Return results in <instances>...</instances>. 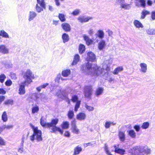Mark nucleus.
Segmentation results:
<instances>
[{
	"mask_svg": "<svg viewBox=\"0 0 155 155\" xmlns=\"http://www.w3.org/2000/svg\"><path fill=\"white\" fill-rule=\"evenodd\" d=\"M87 70L86 71L88 75L93 76H103L104 74V69L97 66H92L91 64L88 63L86 65Z\"/></svg>",
	"mask_w": 155,
	"mask_h": 155,
	"instance_id": "1",
	"label": "nucleus"
},
{
	"mask_svg": "<svg viewBox=\"0 0 155 155\" xmlns=\"http://www.w3.org/2000/svg\"><path fill=\"white\" fill-rule=\"evenodd\" d=\"M131 153L132 154L135 155H144L145 154H148L150 152V149L146 147L136 146L130 149Z\"/></svg>",
	"mask_w": 155,
	"mask_h": 155,
	"instance_id": "2",
	"label": "nucleus"
},
{
	"mask_svg": "<svg viewBox=\"0 0 155 155\" xmlns=\"http://www.w3.org/2000/svg\"><path fill=\"white\" fill-rule=\"evenodd\" d=\"M31 128L33 133L30 137V140L32 142H34L35 140H36L37 142L41 141L42 140L41 131L38 130L37 127H35L33 125H32Z\"/></svg>",
	"mask_w": 155,
	"mask_h": 155,
	"instance_id": "3",
	"label": "nucleus"
},
{
	"mask_svg": "<svg viewBox=\"0 0 155 155\" xmlns=\"http://www.w3.org/2000/svg\"><path fill=\"white\" fill-rule=\"evenodd\" d=\"M59 121L58 119V118L53 119L51 120V122L48 123L47 125L48 128H51V132L55 133L56 131H59L61 134H62L63 133V130L58 127L56 126V125L58 123Z\"/></svg>",
	"mask_w": 155,
	"mask_h": 155,
	"instance_id": "4",
	"label": "nucleus"
},
{
	"mask_svg": "<svg viewBox=\"0 0 155 155\" xmlns=\"http://www.w3.org/2000/svg\"><path fill=\"white\" fill-rule=\"evenodd\" d=\"M23 78L26 80L24 81L28 84H30L32 82V79L35 78L34 74L30 69H27L23 74Z\"/></svg>",
	"mask_w": 155,
	"mask_h": 155,
	"instance_id": "5",
	"label": "nucleus"
},
{
	"mask_svg": "<svg viewBox=\"0 0 155 155\" xmlns=\"http://www.w3.org/2000/svg\"><path fill=\"white\" fill-rule=\"evenodd\" d=\"M71 101L74 103H76L74 110L75 112H77L78 110V109L80 107L81 101L79 100L78 96L76 95H74L72 96Z\"/></svg>",
	"mask_w": 155,
	"mask_h": 155,
	"instance_id": "6",
	"label": "nucleus"
},
{
	"mask_svg": "<svg viewBox=\"0 0 155 155\" xmlns=\"http://www.w3.org/2000/svg\"><path fill=\"white\" fill-rule=\"evenodd\" d=\"M93 91L92 86L91 85L86 86L84 88V95L87 98H90Z\"/></svg>",
	"mask_w": 155,
	"mask_h": 155,
	"instance_id": "7",
	"label": "nucleus"
},
{
	"mask_svg": "<svg viewBox=\"0 0 155 155\" xmlns=\"http://www.w3.org/2000/svg\"><path fill=\"white\" fill-rule=\"evenodd\" d=\"M38 4L36 5L35 9L36 11L38 13H40L43 11V9L46 8V6L45 2H42L39 1L38 0L37 2Z\"/></svg>",
	"mask_w": 155,
	"mask_h": 155,
	"instance_id": "8",
	"label": "nucleus"
},
{
	"mask_svg": "<svg viewBox=\"0 0 155 155\" xmlns=\"http://www.w3.org/2000/svg\"><path fill=\"white\" fill-rule=\"evenodd\" d=\"M114 149V150H112V151L116 153H119L121 155H123L124 154L125 150L124 149L118 148V145H116L113 146Z\"/></svg>",
	"mask_w": 155,
	"mask_h": 155,
	"instance_id": "9",
	"label": "nucleus"
},
{
	"mask_svg": "<svg viewBox=\"0 0 155 155\" xmlns=\"http://www.w3.org/2000/svg\"><path fill=\"white\" fill-rule=\"evenodd\" d=\"M26 81H23L21 84L20 85L18 90V94L20 95L24 94L25 93V85H26Z\"/></svg>",
	"mask_w": 155,
	"mask_h": 155,
	"instance_id": "10",
	"label": "nucleus"
},
{
	"mask_svg": "<svg viewBox=\"0 0 155 155\" xmlns=\"http://www.w3.org/2000/svg\"><path fill=\"white\" fill-rule=\"evenodd\" d=\"M87 60L88 61H94L96 60V56L92 52H89L87 54Z\"/></svg>",
	"mask_w": 155,
	"mask_h": 155,
	"instance_id": "11",
	"label": "nucleus"
},
{
	"mask_svg": "<svg viewBox=\"0 0 155 155\" xmlns=\"http://www.w3.org/2000/svg\"><path fill=\"white\" fill-rule=\"evenodd\" d=\"M9 53V49L5 45H0V53L3 54H8Z\"/></svg>",
	"mask_w": 155,
	"mask_h": 155,
	"instance_id": "12",
	"label": "nucleus"
},
{
	"mask_svg": "<svg viewBox=\"0 0 155 155\" xmlns=\"http://www.w3.org/2000/svg\"><path fill=\"white\" fill-rule=\"evenodd\" d=\"M77 19L80 22L83 23L88 22L90 20L92 19V18L90 17H84V16H79Z\"/></svg>",
	"mask_w": 155,
	"mask_h": 155,
	"instance_id": "13",
	"label": "nucleus"
},
{
	"mask_svg": "<svg viewBox=\"0 0 155 155\" xmlns=\"http://www.w3.org/2000/svg\"><path fill=\"white\" fill-rule=\"evenodd\" d=\"M106 45L105 41L103 39H102L98 43V49L100 50H102L105 48Z\"/></svg>",
	"mask_w": 155,
	"mask_h": 155,
	"instance_id": "14",
	"label": "nucleus"
},
{
	"mask_svg": "<svg viewBox=\"0 0 155 155\" xmlns=\"http://www.w3.org/2000/svg\"><path fill=\"white\" fill-rule=\"evenodd\" d=\"M71 125V129L72 132L76 134H78L79 130L76 126V121L75 120L72 121Z\"/></svg>",
	"mask_w": 155,
	"mask_h": 155,
	"instance_id": "15",
	"label": "nucleus"
},
{
	"mask_svg": "<svg viewBox=\"0 0 155 155\" xmlns=\"http://www.w3.org/2000/svg\"><path fill=\"white\" fill-rule=\"evenodd\" d=\"M140 71L143 73H146L147 71V65L145 63H141L140 64Z\"/></svg>",
	"mask_w": 155,
	"mask_h": 155,
	"instance_id": "16",
	"label": "nucleus"
},
{
	"mask_svg": "<svg viewBox=\"0 0 155 155\" xmlns=\"http://www.w3.org/2000/svg\"><path fill=\"white\" fill-rule=\"evenodd\" d=\"M135 5L138 7L144 8L145 6V1L144 0H135Z\"/></svg>",
	"mask_w": 155,
	"mask_h": 155,
	"instance_id": "17",
	"label": "nucleus"
},
{
	"mask_svg": "<svg viewBox=\"0 0 155 155\" xmlns=\"http://www.w3.org/2000/svg\"><path fill=\"white\" fill-rule=\"evenodd\" d=\"M77 120L80 121L84 120L86 118V114L85 113L81 112L78 114L76 116Z\"/></svg>",
	"mask_w": 155,
	"mask_h": 155,
	"instance_id": "18",
	"label": "nucleus"
},
{
	"mask_svg": "<svg viewBox=\"0 0 155 155\" xmlns=\"http://www.w3.org/2000/svg\"><path fill=\"white\" fill-rule=\"evenodd\" d=\"M82 151V148L78 145L75 147L74 149V153L72 155H77L79 154Z\"/></svg>",
	"mask_w": 155,
	"mask_h": 155,
	"instance_id": "19",
	"label": "nucleus"
},
{
	"mask_svg": "<svg viewBox=\"0 0 155 155\" xmlns=\"http://www.w3.org/2000/svg\"><path fill=\"white\" fill-rule=\"evenodd\" d=\"M61 27L65 31H69L71 30V27L70 25L68 23H64L61 25Z\"/></svg>",
	"mask_w": 155,
	"mask_h": 155,
	"instance_id": "20",
	"label": "nucleus"
},
{
	"mask_svg": "<svg viewBox=\"0 0 155 155\" xmlns=\"http://www.w3.org/2000/svg\"><path fill=\"white\" fill-rule=\"evenodd\" d=\"M128 135L132 138L135 139L136 137V133L133 130H130L127 131Z\"/></svg>",
	"mask_w": 155,
	"mask_h": 155,
	"instance_id": "21",
	"label": "nucleus"
},
{
	"mask_svg": "<svg viewBox=\"0 0 155 155\" xmlns=\"http://www.w3.org/2000/svg\"><path fill=\"white\" fill-rule=\"evenodd\" d=\"M104 89L101 87H99L97 88L95 92V95L97 97H99L103 93Z\"/></svg>",
	"mask_w": 155,
	"mask_h": 155,
	"instance_id": "22",
	"label": "nucleus"
},
{
	"mask_svg": "<svg viewBox=\"0 0 155 155\" xmlns=\"http://www.w3.org/2000/svg\"><path fill=\"white\" fill-rule=\"evenodd\" d=\"M96 35L101 40L103 39L104 36V33L103 30H99L97 31L96 33Z\"/></svg>",
	"mask_w": 155,
	"mask_h": 155,
	"instance_id": "23",
	"label": "nucleus"
},
{
	"mask_svg": "<svg viewBox=\"0 0 155 155\" xmlns=\"http://www.w3.org/2000/svg\"><path fill=\"white\" fill-rule=\"evenodd\" d=\"M118 136L120 140L121 141H124L125 140V132L121 131H120L118 132Z\"/></svg>",
	"mask_w": 155,
	"mask_h": 155,
	"instance_id": "24",
	"label": "nucleus"
},
{
	"mask_svg": "<svg viewBox=\"0 0 155 155\" xmlns=\"http://www.w3.org/2000/svg\"><path fill=\"white\" fill-rule=\"evenodd\" d=\"M84 40L85 41L86 44L87 45H91L93 42V40L90 39L88 37L85 35L83 36Z\"/></svg>",
	"mask_w": 155,
	"mask_h": 155,
	"instance_id": "25",
	"label": "nucleus"
},
{
	"mask_svg": "<svg viewBox=\"0 0 155 155\" xmlns=\"http://www.w3.org/2000/svg\"><path fill=\"white\" fill-rule=\"evenodd\" d=\"M37 16V14L34 12L30 11L29 15L28 20L31 21L33 20Z\"/></svg>",
	"mask_w": 155,
	"mask_h": 155,
	"instance_id": "26",
	"label": "nucleus"
},
{
	"mask_svg": "<svg viewBox=\"0 0 155 155\" xmlns=\"http://www.w3.org/2000/svg\"><path fill=\"white\" fill-rule=\"evenodd\" d=\"M80 60V56L78 54H76L74 57V60L72 63V65H76L79 61Z\"/></svg>",
	"mask_w": 155,
	"mask_h": 155,
	"instance_id": "27",
	"label": "nucleus"
},
{
	"mask_svg": "<svg viewBox=\"0 0 155 155\" xmlns=\"http://www.w3.org/2000/svg\"><path fill=\"white\" fill-rule=\"evenodd\" d=\"M134 24L137 28H143V27L142 23L137 20H135L134 21Z\"/></svg>",
	"mask_w": 155,
	"mask_h": 155,
	"instance_id": "28",
	"label": "nucleus"
},
{
	"mask_svg": "<svg viewBox=\"0 0 155 155\" xmlns=\"http://www.w3.org/2000/svg\"><path fill=\"white\" fill-rule=\"evenodd\" d=\"M124 70L123 67L120 66L115 68L113 73L114 74H117L119 72L123 71Z\"/></svg>",
	"mask_w": 155,
	"mask_h": 155,
	"instance_id": "29",
	"label": "nucleus"
},
{
	"mask_svg": "<svg viewBox=\"0 0 155 155\" xmlns=\"http://www.w3.org/2000/svg\"><path fill=\"white\" fill-rule=\"evenodd\" d=\"M62 38L64 43L68 42L69 39V35L65 33L62 35Z\"/></svg>",
	"mask_w": 155,
	"mask_h": 155,
	"instance_id": "30",
	"label": "nucleus"
},
{
	"mask_svg": "<svg viewBox=\"0 0 155 155\" xmlns=\"http://www.w3.org/2000/svg\"><path fill=\"white\" fill-rule=\"evenodd\" d=\"M69 124L67 121H64L61 125V127L63 129H68L69 127Z\"/></svg>",
	"mask_w": 155,
	"mask_h": 155,
	"instance_id": "31",
	"label": "nucleus"
},
{
	"mask_svg": "<svg viewBox=\"0 0 155 155\" xmlns=\"http://www.w3.org/2000/svg\"><path fill=\"white\" fill-rule=\"evenodd\" d=\"M150 14L149 12L145 10H143L141 13L140 19H144L147 15H149Z\"/></svg>",
	"mask_w": 155,
	"mask_h": 155,
	"instance_id": "32",
	"label": "nucleus"
},
{
	"mask_svg": "<svg viewBox=\"0 0 155 155\" xmlns=\"http://www.w3.org/2000/svg\"><path fill=\"white\" fill-rule=\"evenodd\" d=\"M45 120V119L43 117H41L40 120V124L43 127L48 128V126L47 125L48 123H46Z\"/></svg>",
	"mask_w": 155,
	"mask_h": 155,
	"instance_id": "33",
	"label": "nucleus"
},
{
	"mask_svg": "<svg viewBox=\"0 0 155 155\" xmlns=\"http://www.w3.org/2000/svg\"><path fill=\"white\" fill-rule=\"evenodd\" d=\"M0 35L5 38H10L8 34L4 30H1L0 31Z\"/></svg>",
	"mask_w": 155,
	"mask_h": 155,
	"instance_id": "34",
	"label": "nucleus"
},
{
	"mask_svg": "<svg viewBox=\"0 0 155 155\" xmlns=\"http://www.w3.org/2000/svg\"><path fill=\"white\" fill-rule=\"evenodd\" d=\"M71 74V71L69 69H67L63 71L62 72V75L64 77H67Z\"/></svg>",
	"mask_w": 155,
	"mask_h": 155,
	"instance_id": "35",
	"label": "nucleus"
},
{
	"mask_svg": "<svg viewBox=\"0 0 155 155\" xmlns=\"http://www.w3.org/2000/svg\"><path fill=\"white\" fill-rule=\"evenodd\" d=\"M116 124L115 123L113 122L107 121L105 122L104 126L106 128H109L111 125H114Z\"/></svg>",
	"mask_w": 155,
	"mask_h": 155,
	"instance_id": "36",
	"label": "nucleus"
},
{
	"mask_svg": "<svg viewBox=\"0 0 155 155\" xmlns=\"http://www.w3.org/2000/svg\"><path fill=\"white\" fill-rule=\"evenodd\" d=\"M67 116L69 119H72L74 116V112L73 110H70L68 111Z\"/></svg>",
	"mask_w": 155,
	"mask_h": 155,
	"instance_id": "37",
	"label": "nucleus"
},
{
	"mask_svg": "<svg viewBox=\"0 0 155 155\" xmlns=\"http://www.w3.org/2000/svg\"><path fill=\"white\" fill-rule=\"evenodd\" d=\"M79 53L81 54H82L85 50V46L83 44H80L79 46Z\"/></svg>",
	"mask_w": 155,
	"mask_h": 155,
	"instance_id": "38",
	"label": "nucleus"
},
{
	"mask_svg": "<svg viewBox=\"0 0 155 155\" xmlns=\"http://www.w3.org/2000/svg\"><path fill=\"white\" fill-rule=\"evenodd\" d=\"M2 119L4 122H6L8 120V117L6 111L3 112L2 116Z\"/></svg>",
	"mask_w": 155,
	"mask_h": 155,
	"instance_id": "39",
	"label": "nucleus"
},
{
	"mask_svg": "<svg viewBox=\"0 0 155 155\" xmlns=\"http://www.w3.org/2000/svg\"><path fill=\"white\" fill-rule=\"evenodd\" d=\"M48 85V83H45L43 85H41L40 86L37 87L36 89L38 91L40 92L41 91V90L42 88H45Z\"/></svg>",
	"mask_w": 155,
	"mask_h": 155,
	"instance_id": "40",
	"label": "nucleus"
},
{
	"mask_svg": "<svg viewBox=\"0 0 155 155\" xmlns=\"http://www.w3.org/2000/svg\"><path fill=\"white\" fill-rule=\"evenodd\" d=\"M122 8L125 10H129L131 8V6L129 4L125 3V2L121 6Z\"/></svg>",
	"mask_w": 155,
	"mask_h": 155,
	"instance_id": "41",
	"label": "nucleus"
},
{
	"mask_svg": "<svg viewBox=\"0 0 155 155\" xmlns=\"http://www.w3.org/2000/svg\"><path fill=\"white\" fill-rule=\"evenodd\" d=\"M14 104L13 100L12 99H9L6 100L4 102V104L7 105H12Z\"/></svg>",
	"mask_w": 155,
	"mask_h": 155,
	"instance_id": "42",
	"label": "nucleus"
},
{
	"mask_svg": "<svg viewBox=\"0 0 155 155\" xmlns=\"http://www.w3.org/2000/svg\"><path fill=\"white\" fill-rule=\"evenodd\" d=\"M147 33L149 35H155V29L149 28L146 31Z\"/></svg>",
	"mask_w": 155,
	"mask_h": 155,
	"instance_id": "43",
	"label": "nucleus"
},
{
	"mask_svg": "<svg viewBox=\"0 0 155 155\" xmlns=\"http://www.w3.org/2000/svg\"><path fill=\"white\" fill-rule=\"evenodd\" d=\"M39 110V107L37 106H36L33 107L32 108V113L35 114L38 112Z\"/></svg>",
	"mask_w": 155,
	"mask_h": 155,
	"instance_id": "44",
	"label": "nucleus"
},
{
	"mask_svg": "<svg viewBox=\"0 0 155 155\" xmlns=\"http://www.w3.org/2000/svg\"><path fill=\"white\" fill-rule=\"evenodd\" d=\"M104 150L106 154L107 155H112V154L110 152L109 150V148L108 147V146L106 144H105L104 147Z\"/></svg>",
	"mask_w": 155,
	"mask_h": 155,
	"instance_id": "45",
	"label": "nucleus"
},
{
	"mask_svg": "<svg viewBox=\"0 0 155 155\" xmlns=\"http://www.w3.org/2000/svg\"><path fill=\"white\" fill-rule=\"evenodd\" d=\"M81 12L80 10L79 9H76L73 11L71 14L74 16H76L78 15Z\"/></svg>",
	"mask_w": 155,
	"mask_h": 155,
	"instance_id": "46",
	"label": "nucleus"
},
{
	"mask_svg": "<svg viewBox=\"0 0 155 155\" xmlns=\"http://www.w3.org/2000/svg\"><path fill=\"white\" fill-rule=\"evenodd\" d=\"M149 126V123L148 122H145L143 123L142 126L141 127L143 129H147L148 128Z\"/></svg>",
	"mask_w": 155,
	"mask_h": 155,
	"instance_id": "47",
	"label": "nucleus"
},
{
	"mask_svg": "<svg viewBox=\"0 0 155 155\" xmlns=\"http://www.w3.org/2000/svg\"><path fill=\"white\" fill-rule=\"evenodd\" d=\"M84 107L86 109L89 111H93L94 110V108L93 107L88 106L87 104H85Z\"/></svg>",
	"mask_w": 155,
	"mask_h": 155,
	"instance_id": "48",
	"label": "nucleus"
},
{
	"mask_svg": "<svg viewBox=\"0 0 155 155\" xmlns=\"http://www.w3.org/2000/svg\"><path fill=\"white\" fill-rule=\"evenodd\" d=\"M59 18L61 21H64L65 20L64 15L59 14L58 16Z\"/></svg>",
	"mask_w": 155,
	"mask_h": 155,
	"instance_id": "49",
	"label": "nucleus"
},
{
	"mask_svg": "<svg viewBox=\"0 0 155 155\" xmlns=\"http://www.w3.org/2000/svg\"><path fill=\"white\" fill-rule=\"evenodd\" d=\"M5 78L6 76L4 74H1L0 75V82L1 83H3Z\"/></svg>",
	"mask_w": 155,
	"mask_h": 155,
	"instance_id": "50",
	"label": "nucleus"
},
{
	"mask_svg": "<svg viewBox=\"0 0 155 155\" xmlns=\"http://www.w3.org/2000/svg\"><path fill=\"white\" fill-rule=\"evenodd\" d=\"M125 2L124 0H116V3L117 4L120 5L121 6Z\"/></svg>",
	"mask_w": 155,
	"mask_h": 155,
	"instance_id": "51",
	"label": "nucleus"
},
{
	"mask_svg": "<svg viewBox=\"0 0 155 155\" xmlns=\"http://www.w3.org/2000/svg\"><path fill=\"white\" fill-rule=\"evenodd\" d=\"M2 127L4 130L6 128L7 129L12 128H13V126L12 125H3Z\"/></svg>",
	"mask_w": 155,
	"mask_h": 155,
	"instance_id": "52",
	"label": "nucleus"
},
{
	"mask_svg": "<svg viewBox=\"0 0 155 155\" xmlns=\"http://www.w3.org/2000/svg\"><path fill=\"white\" fill-rule=\"evenodd\" d=\"M12 84V82L10 80L7 81L5 82L6 85L8 86H10Z\"/></svg>",
	"mask_w": 155,
	"mask_h": 155,
	"instance_id": "53",
	"label": "nucleus"
},
{
	"mask_svg": "<svg viewBox=\"0 0 155 155\" xmlns=\"http://www.w3.org/2000/svg\"><path fill=\"white\" fill-rule=\"evenodd\" d=\"M18 152L20 153H22L24 151V149L23 148V146H21L20 147L18 148Z\"/></svg>",
	"mask_w": 155,
	"mask_h": 155,
	"instance_id": "54",
	"label": "nucleus"
},
{
	"mask_svg": "<svg viewBox=\"0 0 155 155\" xmlns=\"http://www.w3.org/2000/svg\"><path fill=\"white\" fill-rule=\"evenodd\" d=\"M61 75L60 74L58 75L55 79V81L59 83V80L61 79Z\"/></svg>",
	"mask_w": 155,
	"mask_h": 155,
	"instance_id": "55",
	"label": "nucleus"
},
{
	"mask_svg": "<svg viewBox=\"0 0 155 155\" xmlns=\"http://www.w3.org/2000/svg\"><path fill=\"white\" fill-rule=\"evenodd\" d=\"M134 128L136 131L138 132L140 130V127L139 126L136 125L134 126Z\"/></svg>",
	"mask_w": 155,
	"mask_h": 155,
	"instance_id": "56",
	"label": "nucleus"
},
{
	"mask_svg": "<svg viewBox=\"0 0 155 155\" xmlns=\"http://www.w3.org/2000/svg\"><path fill=\"white\" fill-rule=\"evenodd\" d=\"M88 32L90 35H91L94 34V31L93 29L90 28L88 31Z\"/></svg>",
	"mask_w": 155,
	"mask_h": 155,
	"instance_id": "57",
	"label": "nucleus"
},
{
	"mask_svg": "<svg viewBox=\"0 0 155 155\" xmlns=\"http://www.w3.org/2000/svg\"><path fill=\"white\" fill-rule=\"evenodd\" d=\"M6 91L3 89L0 88V94H5Z\"/></svg>",
	"mask_w": 155,
	"mask_h": 155,
	"instance_id": "58",
	"label": "nucleus"
},
{
	"mask_svg": "<svg viewBox=\"0 0 155 155\" xmlns=\"http://www.w3.org/2000/svg\"><path fill=\"white\" fill-rule=\"evenodd\" d=\"M5 97L4 96H0V104L2 103V101H3L5 100Z\"/></svg>",
	"mask_w": 155,
	"mask_h": 155,
	"instance_id": "59",
	"label": "nucleus"
},
{
	"mask_svg": "<svg viewBox=\"0 0 155 155\" xmlns=\"http://www.w3.org/2000/svg\"><path fill=\"white\" fill-rule=\"evenodd\" d=\"M151 18L153 20H155V11L152 12L151 14Z\"/></svg>",
	"mask_w": 155,
	"mask_h": 155,
	"instance_id": "60",
	"label": "nucleus"
},
{
	"mask_svg": "<svg viewBox=\"0 0 155 155\" xmlns=\"http://www.w3.org/2000/svg\"><path fill=\"white\" fill-rule=\"evenodd\" d=\"M5 142L4 140L2 139L1 137H0V144L1 145H5Z\"/></svg>",
	"mask_w": 155,
	"mask_h": 155,
	"instance_id": "61",
	"label": "nucleus"
},
{
	"mask_svg": "<svg viewBox=\"0 0 155 155\" xmlns=\"http://www.w3.org/2000/svg\"><path fill=\"white\" fill-rule=\"evenodd\" d=\"M64 136L66 137H69L70 136V133L68 131H66L64 134Z\"/></svg>",
	"mask_w": 155,
	"mask_h": 155,
	"instance_id": "62",
	"label": "nucleus"
},
{
	"mask_svg": "<svg viewBox=\"0 0 155 155\" xmlns=\"http://www.w3.org/2000/svg\"><path fill=\"white\" fill-rule=\"evenodd\" d=\"M93 144L91 142L88 143H85L84 144V147H87L89 145H93Z\"/></svg>",
	"mask_w": 155,
	"mask_h": 155,
	"instance_id": "63",
	"label": "nucleus"
},
{
	"mask_svg": "<svg viewBox=\"0 0 155 155\" xmlns=\"http://www.w3.org/2000/svg\"><path fill=\"white\" fill-rule=\"evenodd\" d=\"M11 77L12 79H16V75L15 74H11Z\"/></svg>",
	"mask_w": 155,
	"mask_h": 155,
	"instance_id": "64",
	"label": "nucleus"
}]
</instances>
